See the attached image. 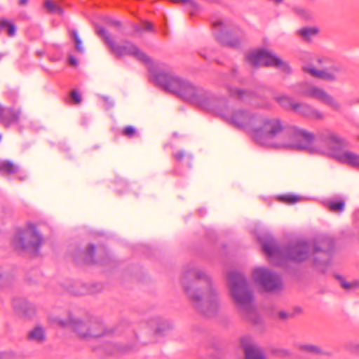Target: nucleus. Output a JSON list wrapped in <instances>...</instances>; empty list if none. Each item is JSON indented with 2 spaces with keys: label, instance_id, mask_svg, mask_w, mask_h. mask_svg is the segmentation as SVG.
Wrapping results in <instances>:
<instances>
[{
  "label": "nucleus",
  "instance_id": "1",
  "mask_svg": "<svg viewBox=\"0 0 359 359\" xmlns=\"http://www.w3.org/2000/svg\"><path fill=\"white\" fill-rule=\"evenodd\" d=\"M181 285L192 306L201 313L210 317L220 306L218 294L210 277L202 269L192 266L182 273Z\"/></svg>",
  "mask_w": 359,
  "mask_h": 359
},
{
  "label": "nucleus",
  "instance_id": "2",
  "mask_svg": "<svg viewBox=\"0 0 359 359\" xmlns=\"http://www.w3.org/2000/svg\"><path fill=\"white\" fill-rule=\"evenodd\" d=\"M158 88L201 109L212 105L208 102L211 100L210 92L194 85L169 69L158 68Z\"/></svg>",
  "mask_w": 359,
  "mask_h": 359
},
{
  "label": "nucleus",
  "instance_id": "3",
  "mask_svg": "<svg viewBox=\"0 0 359 359\" xmlns=\"http://www.w3.org/2000/svg\"><path fill=\"white\" fill-rule=\"evenodd\" d=\"M227 283L232 302L239 315L253 324L260 323L262 319L257 311L252 292L244 276L235 271H229Z\"/></svg>",
  "mask_w": 359,
  "mask_h": 359
},
{
  "label": "nucleus",
  "instance_id": "4",
  "mask_svg": "<svg viewBox=\"0 0 359 359\" xmlns=\"http://www.w3.org/2000/svg\"><path fill=\"white\" fill-rule=\"evenodd\" d=\"M211 100L208 102L211 106L203 107V109L210 111L222 117V118L233 127L248 133L252 137L259 122L258 113L250 110L238 109L231 114L227 111V102L225 98L217 97L210 93Z\"/></svg>",
  "mask_w": 359,
  "mask_h": 359
},
{
  "label": "nucleus",
  "instance_id": "5",
  "mask_svg": "<svg viewBox=\"0 0 359 359\" xmlns=\"http://www.w3.org/2000/svg\"><path fill=\"white\" fill-rule=\"evenodd\" d=\"M262 249L275 265H281L285 260L302 262L308 258L310 252L309 246L304 241L292 243L287 248H279L270 238L262 242Z\"/></svg>",
  "mask_w": 359,
  "mask_h": 359
},
{
  "label": "nucleus",
  "instance_id": "6",
  "mask_svg": "<svg viewBox=\"0 0 359 359\" xmlns=\"http://www.w3.org/2000/svg\"><path fill=\"white\" fill-rule=\"evenodd\" d=\"M55 322L60 327H69L78 338L84 340L104 337L112 332L95 318L80 319L69 314L65 320L56 318Z\"/></svg>",
  "mask_w": 359,
  "mask_h": 359
},
{
  "label": "nucleus",
  "instance_id": "7",
  "mask_svg": "<svg viewBox=\"0 0 359 359\" xmlns=\"http://www.w3.org/2000/svg\"><path fill=\"white\" fill-rule=\"evenodd\" d=\"M285 131L283 121L278 117L264 116L259 114V122L255 128L252 138L258 144L272 147L273 140L279 137Z\"/></svg>",
  "mask_w": 359,
  "mask_h": 359
},
{
  "label": "nucleus",
  "instance_id": "8",
  "mask_svg": "<svg viewBox=\"0 0 359 359\" xmlns=\"http://www.w3.org/2000/svg\"><path fill=\"white\" fill-rule=\"evenodd\" d=\"M96 34L102 38L109 50L116 58H121L125 55H131L146 65H149V58L133 43L128 40H124L122 44L116 43L107 30L102 27L96 28Z\"/></svg>",
  "mask_w": 359,
  "mask_h": 359
},
{
  "label": "nucleus",
  "instance_id": "9",
  "mask_svg": "<svg viewBox=\"0 0 359 359\" xmlns=\"http://www.w3.org/2000/svg\"><path fill=\"white\" fill-rule=\"evenodd\" d=\"M314 139L315 135L313 133L296 126H291L281 139L272 145L276 148L303 150L307 149Z\"/></svg>",
  "mask_w": 359,
  "mask_h": 359
},
{
  "label": "nucleus",
  "instance_id": "10",
  "mask_svg": "<svg viewBox=\"0 0 359 359\" xmlns=\"http://www.w3.org/2000/svg\"><path fill=\"white\" fill-rule=\"evenodd\" d=\"M43 243L34 224H29L26 229L18 231L13 239L16 250H33L37 251Z\"/></svg>",
  "mask_w": 359,
  "mask_h": 359
},
{
  "label": "nucleus",
  "instance_id": "11",
  "mask_svg": "<svg viewBox=\"0 0 359 359\" xmlns=\"http://www.w3.org/2000/svg\"><path fill=\"white\" fill-rule=\"evenodd\" d=\"M247 60L255 67L260 66L274 67L285 73L290 72V67L287 63L267 50H261L248 54Z\"/></svg>",
  "mask_w": 359,
  "mask_h": 359
},
{
  "label": "nucleus",
  "instance_id": "12",
  "mask_svg": "<svg viewBox=\"0 0 359 359\" xmlns=\"http://www.w3.org/2000/svg\"><path fill=\"white\" fill-rule=\"evenodd\" d=\"M317 138L323 146V148L319 150V152L323 154L332 155L339 149L347 146V142L344 138L328 128L319 130Z\"/></svg>",
  "mask_w": 359,
  "mask_h": 359
},
{
  "label": "nucleus",
  "instance_id": "13",
  "mask_svg": "<svg viewBox=\"0 0 359 359\" xmlns=\"http://www.w3.org/2000/svg\"><path fill=\"white\" fill-rule=\"evenodd\" d=\"M299 93L303 96L315 99L329 106L335 111H339L341 109V106L338 101L324 89L318 86L305 84L302 87Z\"/></svg>",
  "mask_w": 359,
  "mask_h": 359
},
{
  "label": "nucleus",
  "instance_id": "14",
  "mask_svg": "<svg viewBox=\"0 0 359 359\" xmlns=\"http://www.w3.org/2000/svg\"><path fill=\"white\" fill-rule=\"evenodd\" d=\"M254 280L267 292H277L282 289L283 284L280 276L263 268H257L253 271Z\"/></svg>",
  "mask_w": 359,
  "mask_h": 359
},
{
  "label": "nucleus",
  "instance_id": "15",
  "mask_svg": "<svg viewBox=\"0 0 359 359\" xmlns=\"http://www.w3.org/2000/svg\"><path fill=\"white\" fill-rule=\"evenodd\" d=\"M213 27L215 35L222 44L236 47L240 43L241 36L236 35L231 30H227L222 22H215L213 23Z\"/></svg>",
  "mask_w": 359,
  "mask_h": 359
},
{
  "label": "nucleus",
  "instance_id": "16",
  "mask_svg": "<svg viewBox=\"0 0 359 359\" xmlns=\"http://www.w3.org/2000/svg\"><path fill=\"white\" fill-rule=\"evenodd\" d=\"M302 70L312 77L332 82L337 80L334 72H339V67L332 65L329 69H318L312 64H306L302 67Z\"/></svg>",
  "mask_w": 359,
  "mask_h": 359
},
{
  "label": "nucleus",
  "instance_id": "17",
  "mask_svg": "<svg viewBox=\"0 0 359 359\" xmlns=\"http://www.w3.org/2000/svg\"><path fill=\"white\" fill-rule=\"evenodd\" d=\"M245 359H266L262 348L252 339L243 337L241 341Z\"/></svg>",
  "mask_w": 359,
  "mask_h": 359
},
{
  "label": "nucleus",
  "instance_id": "18",
  "mask_svg": "<svg viewBox=\"0 0 359 359\" xmlns=\"http://www.w3.org/2000/svg\"><path fill=\"white\" fill-rule=\"evenodd\" d=\"M294 112L314 120H323L324 118V116L320 111L305 103H297L294 108Z\"/></svg>",
  "mask_w": 359,
  "mask_h": 359
},
{
  "label": "nucleus",
  "instance_id": "19",
  "mask_svg": "<svg viewBox=\"0 0 359 359\" xmlns=\"http://www.w3.org/2000/svg\"><path fill=\"white\" fill-rule=\"evenodd\" d=\"M136 349L137 344L135 343L124 344L110 343L105 347V351L109 355L126 354L134 351Z\"/></svg>",
  "mask_w": 359,
  "mask_h": 359
},
{
  "label": "nucleus",
  "instance_id": "20",
  "mask_svg": "<svg viewBox=\"0 0 359 359\" xmlns=\"http://www.w3.org/2000/svg\"><path fill=\"white\" fill-rule=\"evenodd\" d=\"M20 111L14 109H4L0 114V123L5 127L17 123L20 118Z\"/></svg>",
  "mask_w": 359,
  "mask_h": 359
},
{
  "label": "nucleus",
  "instance_id": "21",
  "mask_svg": "<svg viewBox=\"0 0 359 359\" xmlns=\"http://www.w3.org/2000/svg\"><path fill=\"white\" fill-rule=\"evenodd\" d=\"M333 247V241L328 236H319L313 241V251L315 253H327L332 250Z\"/></svg>",
  "mask_w": 359,
  "mask_h": 359
},
{
  "label": "nucleus",
  "instance_id": "22",
  "mask_svg": "<svg viewBox=\"0 0 359 359\" xmlns=\"http://www.w3.org/2000/svg\"><path fill=\"white\" fill-rule=\"evenodd\" d=\"M15 310L25 317H31L35 313V307L25 299H16L13 302Z\"/></svg>",
  "mask_w": 359,
  "mask_h": 359
},
{
  "label": "nucleus",
  "instance_id": "23",
  "mask_svg": "<svg viewBox=\"0 0 359 359\" xmlns=\"http://www.w3.org/2000/svg\"><path fill=\"white\" fill-rule=\"evenodd\" d=\"M337 159L342 163L349 164L359 168V155L353 152L346 151L337 156Z\"/></svg>",
  "mask_w": 359,
  "mask_h": 359
},
{
  "label": "nucleus",
  "instance_id": "24",
  "mask_svg": "<svg viewBox=\"0 0 359 359\" xmlns=\"http://www.w3.org/2000/svg\"><path fill=\"white\" fill-rule=\"evenodd\" d=\"M27 337L29 341L41 344L46 339L44 330L41 327H36L29 332Z\"/></svg>",
  "mask_w": 359,
  "mask_h": 359
},
{
  "label": "nucleus",
  "instance_id": "25",
  "mask_svg": "<svg viewBox=\"0 0 359 359\" xmlns=\"http://www.w3.org/2000/svg\"><path fill=\"white\" fill-rule=\"evenodd\" d=\"M274 100L285 110H290L294 112L295 106L298 102H295L293 100L287 95L275 96Z\"/></svg>",
  "mask_w": 359,
  "mask_h": 359
},
{
  "label": "nucleus",
  "instance_id": "26",
  "mask_svg": "<svg viewBox=\"0 0 359 359\" xmlns=\"http://www.w3.org/2000/svg\"><path fill=\"white\" fill-rule=\"evenodd\" d=\"M172 323L165 319H161L158 321V337L168 336L172 331Z\"/></svg>",
  "mask_w": 359,
  "mask_h": 359
},
{
  "label": "nucleus",
  "instance_id": "27",
  "mask_svg": "<svg viewBox=\"0 0 359 359\" xmlns=\"http://www.w3.org/2000/svg\"><path fill=\"white\" fill-rule=\"evenodd\" d=\"M132 26L134 32L137 34L154 32V25L148 21H142L140 24H133Z\"/></svg>",
  "mask_w": 359,
  "mask_h": 359
},
{
  "label": "nucleus",
  "instance_id": "28",
  "mask_svg": "<svg viewBox=\"0 0 359 359\" xmlns=\"http://www.w3.org/2000/svg\"><path fill=\"white\" fill-rule=\"evenodd\" d=\"M300 350L308 353L314 355H323L324 354L323 350L318 346L309 344H302L299 347Z\"/></svg>",
  "mask_w": 359,
  "mask_h": 359
},
{
  "label": "nucleus",
  "instance_id": "29",
  "mask_svg": "<svg viewBox=\"0 0 359 359\" xmlns=\"http://www.w3.org/2000/svg\"><path fill=\"white\" fill-rule=\"evenodd\" d=\"M0 28L1 29H7V34L8 36H14L16 32V28L15 25L8 21L7 20L4 18L0 19Z\"/></svg>",
  "mask_w": 359,
  "mask_h": 359
},
{
  "label": "nucleus",
  "instance_id": "30",
  "mask_svg": "<svg viewBox=\"0 0 359 359\" xmlns=\"http://www.w3.org/2000/svg\"><path fill=\"white\" fill-rule=\"evenodd\" d=\"M318 30L314 27H305L299 31L302 38L305 41H309L311 38L318 33Z\"/></svg>",
  "mask_w": 359,
  "mask_h": 359
},
{
  "label": "nucleus",
  "instance_id": "31",
  "mask_svg": "<svg viewBox=\"0 0 359 359\" xmlns=\"http://www.w3.org/2000/svg\"><path fill=\"white\" fill-rule=\"evenodd\" d=\"M44 6L50 13H57L60 15H62L63 13L62 8L51 0H46L44 2Z\"/></svg>",
  "mask_w": 359,
  "mask_h": 359
},
{
  "label": "nucleus",
  "instance_id": "32",
  "mask_svg": "<svg viewBox=\"0 0 359 359\" xmlns=\"http://www.w3.org/2000/svg\"><path fill=\"white\" fill-rule=\"evenodd\" d=\"M278 200L282 203L292 205L300 201L301 198L293 194H285L278 196Z\"/></svg>",
  "mask_w": 359,
  "mask_h": 359
},
{
  "label": "nucleus",
  "instance_id": "33",
  "mask_svg": "<svg viewBox=\"0 0 359 359\" xmlns=\"http://www.w3.org/2000/svg\"><path fill=\"white\" fill-rule=\"evenodd\" d=\"M229 93L231 96L240 100H245L250 97L251 93L248 91L243 90L238 88H230Z\"/></svg>",
  "mask_w": 359,
  "mask_h": 359
},
{
  "label": "nucleus",
  "instance_id": "34",
  "mask_svg": "<svg viewBox=\"0 0 359 359\" xmlns=\"http://www.w3.org/2000/svg\"><path fill=\"white\" fill-rule=\"evenodd\" d=\"M345 203L343 201H339L337 202L335 201H330L327 203L328 209L334 212H341L344 209Z\"/></svg>",
  "mask_w": 359,
  "mask_h": 359
},
{
  "label": "nucleus",
  "instance_id": "35",
  "mask_svg": "<svg viewBox=\"0 0 359 359\" xmlns=\"http://www.w3.org/2000/svg\"><path fill=\"white\" fill-rule=\"evenodd\" d=\"M0 172L15 173L17 172V168L11 162L3 161L0 163Z\"/></svg>",
  "mask_w": 359,
  "mask_h": 359
},
{
  "label": "nucleus",
  "instance_id": "36",
  "mask_svg": "<svg viewBox=\"0 0 359 359\" xmlns=\"http://www.w3.org/2000/svg\"><path fill=\"white\" fill-rule=\"evenodd\" d=\"M72 37L75 43V48L78 52L83 53V47L82 46V41L79 39L76 31H73L72 33Z\"/></svg>",
  "mask_w": 359,
  "mask_h": 359
},
{
  "label": "nucleus",
  "instance_id": "37",
  "mask_svg": "<svg viewBox=\"0 0 359 359\" xmlns=\"http://www.w3.org/2000/svg\"><path fill=\"white\" fill-rule=\"evenodd\" d=\"M304 60L305 61H309L310 60H314L317 65L319 66H323L324 64H327L328 62V60L327 58L324 57H316L314 59L311 58L310 55H306L304 57Z\"/></svg>",
  "mask_w": 359,
  "mask_h": 359
},
{
  "label": "nucleus",
  "instance_id": "38",
  "mask_svg": "<svg viewBox=\"0 0 359 359\" xmlns=\"http://www.w3.org/2000/svg\"><path fill=\"white\" fill-rule=\"evenodd\" d=\"M135 129L132 126L126 127L122 132V134L129 138L133 137L135 135Z\"/></svg>",
  "mask_w": 359,
  "mask_h": 359
},
{
  "label": "nucleus",
  "instance_id": "39",
  "mask_svg": "<svg viewBox=\"0 0 359 359\" xmlns=\"http://www.w3.org/2000/svg\"><path fill=\"white\" fill-rule=\"evenodd\" d=\"M70 96L75 104H79L81 102V97L76 90H72L70 93Z\"/></svg>",
  "mask_w": 359,
  "mask_h": 359
},
{
  "label": "nucleus",
  "instance_id": "40",
  "mask_svg": "<svg viewBox=\"0 0 359 359\" xmlns=\"http://www.w3.org/2000/svg\"><path fill=\"white\" fill-rule=\"evenodd\" d=\"M95 245H93L92 244L89 245L88 248H87V250H86V255L88 256H89L90 259H92L93 256L95 254Z\"/></svg>",
  "mask_w": 359,
  "mask_h": 359
},
{
  "label": "nucleus",
  "instance_id": "41",
  "mask_svg": "<svg viewBox=\"0 0 359 359\" xmlns=\"http://www.w3.org/2000/svg\"><path fill=\"white\" fill-rule=\"evenodd\" d=\"M340 283L343 288L346 290H350L353 287V284L347 283L346 280H344L343 278L340 279Z\"/></svg>",
  "mask_w": 359,
  "mask_h": 359
},
{
  "label": "nucleus",
  "instance_id": "42",
  "mask_svg": "<svg viewBox=\"0 0 359 359\" xmlns=\"http://www.w3.org/2000/svg\"><path fill=\"white\" fill-rule=\"evenodd\" d=\"M149 72L151 73V80L152 83L156 86L157 85V74L154 71H151V69L149 68Z\"/></svg>",
  "mask_w": 359,
  "mask_h": 359
},
{
  "label": "nucleus",
  "instance_id": "43",
  "mask_svg": "<svg viewBox=\"0 0 359 359\" xmlns=\"http://www.w3.org/2000/svg\"><path fill=\"white\" fill-rule=\"evenodd\" d=\"M173 156L177 161H181L184 157L185 153L184 151H177Z\"/></svg>",
  "mask_w": 359,
  "mask_h": 359
},
{
  "label": "nucleus",
  "instance_id": "44",
  "mask_svg": "<svg viewBox=\"0 0 359 359\" xmlns=\"http://www.w3.org/2000/svg\"><path fill=\"white\" fill-rule=\"evenodd\" d=\"M69 63L70 65L74 66V67H76L78 65V62L74 56H69Z\"/></svg>",
  "mask_w": 359,
  "mask_h": 359
},
{
  "label": "nucleus",
  "instance_id": "45",
  "mask_svg": "<svg viewBox=\"0 0 359 359\" xmlns=\"http://www.w3.org/2000/svg\"><path fill=\"white\" fill-rule=\"evenodd\" d=\"M12 358V355L8 353H0V359H11Z\"/></svg>",
  "mask_w": 359,
  "mask_h": 359
},
{
  "label": "nucleus",
  "instance_id": "46",
  "mask_svg": "<svg viewBox=\"0 0 359 359\" xmlns=\"http://www.w3.org/2000/svg\"><path fill=\"white\" fill-rule=\"evenodd\" d=\"M177 1L180 3H182L184 4H188L190 6H194L195 5L194 3L192 2L191 0H177Z\"/></svg>",
  "mask_w": 359,
  "mask_h": 359
},
{
  "label": "nucleus",
  "instance_id": "47",
  "mask_svg": "<svg viewBox=\"0 0 359 359\" xmlns=\"http://www.w3.org/2000/svg\"><path fill=\"white\" fill-rule=\"evenodd\" d=\"M109 25H111V26H114V27H121V24L120 22L118 21H115V20H112L109 22Z\"/></svg>",
  "mask_w": 359,
  "mask_h": 359
},
{
  "label": "nucleus",
  "instance_id": "48",
  "mask_svg": "<svg viewBox=\"0 0 359 359\" xmlns=\"http://www.w3.org/2000/svg\"><path fill=\"white\" fill-rule=\"evenodd\" d=\"M278 316L281 319H286L287 318V314L285 312H280L278 313Z\"/></svg>",
  "mask_w": 359,
  "mask_h": 359
},
{
  "label": "nucleus",
  "instance_id": "49",
  "mask_svg": "<svg viewBox=\"0 0 359 359\" xmlns=\"http://www.w3.org/2000/svg\"><path fill=\"white\" fill-rule=\"evenodd\" d=\"M28 3V0H19V5L20 6H25Z\"/></svg>",
  "mask_w": 359,
  "mask_h": 359
},
{
  "label": "nucleus",
  "instance_id": "50",
  "mask_svg": "<svg viewBox=\"0 0 359 359\" xmlns=\"http://www.w3.org/2000/svg\"><path fill=\"white\" fill-rule=\"evenodd\" d=\"M355 104H359V99H358V100H355Z\"/></svg>",
  "mask_w": 359,
  "mask_h": 359
}]
</instances>
